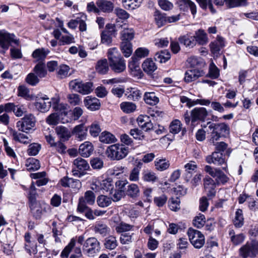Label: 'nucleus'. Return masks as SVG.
<instances>
[{
	"instance_id": "1",
	"label": "nucleus",
	"mask_w": 258,
	"mask_h": 258,
	"mask_svg": "<svg viewBox=\"0 0 258 258\" xmlns=\"http://www.w3.org/2000/svg\"><path fill=\"white\" fill-rule=\"evenodd\" d=\"M60 98L58 95H55L51 100L46 95L38 99L35 102V108L41 112L48 111L52 106L55 111H59L65 115L68 114V105L64 103H60Z\"/></svg>"
},
{
	"instance_id": "2",
	"label": "nucleus",
	"mask_w": 258,
	"mask_h": 258,
	"mask_svg": "<svg viewBox=\"0 0 258 258\" xmlns=\"http://www.w3.org/2000/svg\"><path fill=\"white\" fill-rule=\"evenodd\" d=\"M207 132L210 134L209 142L215 144L220 138L226 137L229 134V127L225 123H215L211 122H207Z\"/></svg>"
},
{
	"instance_id": "3",
	"label": "nucleus",
	"mask_w": 258,
	"mask_h": 258,
	"mask_svg": "<svg viewBox=\"0 0 258 258\" xmlns=\"http://www.w3.org/2000/svg\"><path fill=\"white\" fill-rule=\"evenodd\" d=\"M36 195H30L29 206L33 217L36 219H40L43 214L50 213V206L44 202H40L36 200Z\"/></svg>"
},
{
	"instance_id": "4",
	"label": "nucleus",
	"mask_w": 258,
	"mask_h": 258,
	"mask_svg": "<svg viewBox=\"0 0 258 258\" xmlns=\"http://www.w3.org/2000/svg\"><path fill=\"white\" fill-rule=\"evenodd\" d=\"M128 153V148L123 144H115L109 146L106 151L107 156L112 160H119Z\"/></svg>"
},
{
	"instance_id": "5",
	"label": "nucleus",
	"mask_w": 258,
	"mask_h": 258,
	"mask_svg": "<svg viewBox=\"0 0 258 258\" xmlns=\"http://www.w3.org/2000/svg\"><path fill=\"white\" fill-rule=\"evenodd\" d=\"M19 44V40L13 33H10L5 30L0 31V52L4 53L8 50L11 44Z\"/></svg>"
},
{
	"instance_id": "6",
	"label": "nucleus",
	"mask_w": 258,
	"mask_h": 258,
	"mask_svg": "<svg viewBox=\"0 0 258 258\" xmlns=\"http://www.w3.org/2000/svg\"><path fill=\"white\" fill-rule=\"evenodd\" d=\"M100 243L95 237L88 238L83 245V252L88 256H94L100 252Z\"/></svg>"
},
{
	"instance_id": "7",
	"label": "nucleus",
	"mask_w": 258,
	"mask_h": 258,
	"mask_svg": "<svg viewBox=\"0 0 258 258\" xmlns=\"http://www.w3.org/2000/svg\"><path fill=\"white\" fill-rule=\"evenodd\" d=\"M91 189H92L91 191H87L85 194H94V192L113 194V185L109 179H105L102 180L101 182H98L92 183Z\"/></svg>"
},
{
	"instance_id": "8",
	"label": "nucleus",
	"mask_w": 258,
	"mask_h": 258,
	"mask_svg": "<svg viewBox=\"0 0 258 258\" xmlns=\"http://www.w3.org/2000/svg\"><path fill=\"white\" fill-rule=\"evenodd\" d=\"M70 89L83 95L88 94L93 90V84L91 82L85 83L79 79H75L69 83Z\"/></svg>"
},
{
	"instance_id": "9",
	"label": "nucleus",
	"mask_w": 258,
	"mask_h": 258,
	"mask_svg": "<svg viewBox=\"0 0 258 258\" xmlns=\"http://www.w3.org/2000/svg\"><path fill=\"white\" fill-rule=\"evenodd\" d=\"M35 116L31 113L25 115L16 123V127L20 131L27 133L35 125Z\"/></svg>"
},
{
	"instance_id": "10",
	"label": "nucleus",
	"mask_w": 258,
	"mask_h": 258,
	"mask_svg": "<svg viewBox=\"0 0 258 258\" xmlns=\"http://www.w3.org/2000/svg\"><path fill=\"white\" fill-rule=\"evenodd\" d=\"M73 168L72 169L73 175L81 177L85 175V171L90 169V166L88 162L82 158H77L73 161Z\"/></svg>"
},
{
	"instance_id": "11",
	"label": "nucleus",
	"mask_w": 258,
	"mask_h": 258,
	"mask_svg": "<svg viewBox=\"0 0 258 258\" xmlns=\"http://www.w3.org/2000/svg\"><path fill=\"white\" fill-rule=\"evenodd\" d=\"M187 233L191 243L195 248H200L203 246L205 237L200 231L190 228Z\"/></svg>"
},
{
	"instance_id": "12",
	"label": "nucleus",
	"mask_w": 258,
	"mask_h": 258,
	"mask_svg": "<svg viewBox=\"0 0 258 258\" xmlns=\"http://www.w3.org/2000/svg\"><path fill=\"white\" fill-rule=\"evenodd\" d=\"M122 198V195H100L97 198V202L99 206L106 207L112 202H117Z\"/></svg>"
},
{
	"instance_id": "13",
	"label": "nucleus",
	"mask_w": 258,
	"mask_h": 258,
	"mask_svg": "<svg viewBox=\"0 0 258 258\" xmlns=\"http://www.w3.org/2000/svg\"><path fill=\"white\" fill-rule=\"evenodd\" d=\"M56 113L50 114L46 118V121L49 125H56L59 122L65 123L69 121L67 117L68 113L65 115L61 112L57 111Z\"/></svg>"
},
{
	"instance_id": "14",
	"label": "nucleus",
	"mask_w": 258,
	"mask_h": 258,
	"mask_svg": "<svg viewBox=\"0 0 258 258\" xmlns=\"http://www.w3.org/2000/svg\"><path fill=\"white\" fill-rule=\"evenodd\" d=\"M85 236L83 235H80L79 236H76L73 237L70 240V241L68 244L66 246L64 249L62 250L61 253V256L62 257H68L72 251L73 248L75 246L76 242L78 243L83 245V242L84 241Z\"/></svg>"
},
{
	"instance_id": "15",
	"label": "nucleus",
	"mask_w": 258,
	"mask_h": 258,
	"mask_svg": "<svg viewBox=\"0 0 258 258\" xmlns=\"http://www.w3.org/2000/svg\"><path fill=\"white\" fill-rule=\"evenodd\" d=\"M205 74V72L201 69H190L185 72L184 80L186 83H189L196 81L200 77L204 76Z\"/></svg>"
},
{
	"instance_id": "16",
	"label": "nucleus",
	"mask_w": 258,
	"mask_h": 258,
	"mask_svg": "<svg viewBox=\"0 0 258 258\" xmlns=\"http://www.w3.org/2000/svg\"><path fill=\"white\" fill-rule=\"evenodd\" d=\"M128 69L131 75L137 79H141L143 76L142 70L140 67V63L135 57H132L128 62Z\"/></svg>"
},
{
	"instance_id": "17",
	"label": "nucleus",
	"mask_w": 258,
	"mask_h": 258,
	"mask_svg": "<svg viewBox=\"0 0 258 258\" xmlns=\"http://www.w3.org/2000/svg\"><path fill=\"white\" fill-rule=\"evenodd\" d=\"M208 115V111L205 107H196L193 109L190 113L192 123L198 120L205 121Z\"/></svg>"
},
{
	"instance_id": "18",
	"label": "nucleus",
	"mask_w": 258,
	"mask_h": 258,
	"mask_svg": "<svg viewBox=\"0 0 258 258\" xmlns=\"http://www.w3.org/2000/svg\"><path fill=\"white\" fill-rule=\"evenodd\" d=\"M256 253L257 252L253 242H247L239 249V254L243 258H246L248 256H254Z\"/></svg>"
},
{
	"instance_id": "19",
	"label": "nucleus",
	"mask_w": 258,
	"mask_h": 258,
	"mask_svg": "<svg viewBox=\"0 0 258 258\" xmlns=\"http://www.w3.org/2000/svg\"><path fill=\"white\" fill-rule=\"evenodd\" d=\"M84 103L86 108L91 111H96L99 109L101 106L100 100L90 96H87L84 100Z\"/></svg>"
},
{
	"instance_id": "20",
	"label": "nucleus",
	"mask_w": 258,
	"mask_h": 258,
	"mask_svg": "<svg viewBox=\"0 0 258 258\" xmlns=\"http://www.w3.org/2000/svg\"><path fill=\"white\" fill-rule=\"evenodd\" d=\"M206 161L209 164L213 163L215 165H220L225 163V160L223 157L222 153L220 152H214L211 155L206 157Z\"/></svg>"
},
{
	"instance_id": "21",
	"label": "nucleus",
	"mask_w": 258,
	"mask_h": 258,
	"mask_svg": "<svg viewBox=\"0 0 258 258\" xmlns=\"http://www.w3.org/2000/svg\"><path fill=\"white\" fill-rule=\"evenodd\" d=\"M111 69L115 73H119L124 71L126 68L124 59L120 57L109 62Z\"/></svg>"
},
{
	"instance_id": "22",
	"label": "nucleus",
	"mask_w": 258,
	"mask_h": 258,
	"mask_svg": "<svg viewBox=\"0 0 258 258\" xmlns=\"http://www.w3.org/2000/svg\"><path fill=\"white\" fill-rule=\"evenodd\" d=\"M10 112H13L17 117H21L27 112V108L24 104L10 102Z\"/></svg>"
},
{
	"instance_id": "23",
	"label": "nucleus",
	"mask_w": 258,
	"mask_h": 258,
	"mask_svg": "<svg viewBox=\"0 0 258 258\" xmlns=\"http://www.w3.org/2000/svg\"><path fill=\"white\" fill-rule=\"evenodd\" d=\"M93 230L95 233L100 234L103 237L108 234L110 230V228L103 221L96 222Z\"/></svg>"
},
{
	"instance_id": "24",
	"label": "nucleus",
	"mask_w": 258,
	"mask_h": 258,
	"mask_svg": "<svg viewBox=\"0 0 258 258\" xmlns=\"http://www.w3.org/2000/svg\"><path fill=\"white\" fill-rule=\"evenodd\" d=\"M93 150V146L91 142H85L80 146L78 152L82 157L87 158L91 155Z\"/></svg>"
},
{
	"instance_id": "25",
	"label": "nucleus",
	"mask_w": 258,
	"mask_h": 258,
	"mask_svg": "<svg viewBox=\"0 0 258 258\" xmlns=\"http://www.w3.org/2000/svg\"><path fill=\"white\" fill-rule=\"evenodd\" d=\"M96 5L99 8V12L102 11L104 13H109L113 11L114 8L113 4L107 0H97Z\"/></svg>"
},
{
	"instance_id": "26",
	"label": "nucleus",
	"mask_w": 258,
	"mask_h": 258,
	"mask_svg": "<svg viewBox=\"0 0 258 258\" xmlns=\"http://www.w3.org/2000/svg\"><path fill=\"white\" fill-rule=\"evenodd\" d=\"M73 134L79 141L85 140L87 136V128L83 124L76 125L73 129Z\"/></svg>"
},
{
	"instance_id": "27",
	"label": "nucleus",
	"mask_w": 258,
	"mask_h": 258,
	"mask_svg": "<svg viewBox=\"0 0 258 258\" xmlns=\"http://www.w3.org/2000/svg\"><path fill=\"white\" fill-rule=\"evenodd\" d=\"M196 42V44H198L200 45H204L208 42L207 34L203 29H199L195 32L193 35Z\"/></svg>"
},
{
	"instance_id": "28",
	"label": "nucleus",
	"mask_w": 258,
	"mask_h": 258,
	"mask_svg": "<svg viewBox=\"0 0 258 258\" xmlns=\"http://www.w3.org/2000/svg\"><path fill=\"white\" fill-rule=\"evenodd\" d=\"M195 39L194 36L191 35L190 34H187L179 37L178 41L181 44H183L186 47L192 48L196 45Z\"/></svg>"
},
{
	"instance_id": "29",
	"label": "nucleus",
	"mask_w": 258,
	"mask_h": 258,
	"mask_svg": "<svg viewBox=\"0 0 258 258\" xmlns=\"http://www.w3.org/2000/svg\"><path fill=\"white\" fill-rule=\"evenodd\" d=\"M142 175V179L146 182L154 183L158 180V177L156 173L151 170H144Z\"/></svg>"
},
{
	"instance_id": "30",
	"label": "nucleus",
	"mask_w": 258,
	"mask_h": 258,
	"mask_svg": "<svg viewBox=\"0 0 258 258\" xmlns=\"http://www.w3.org/2000/svg\"><path fill=\"white\" fill-rule=\"evenodd\" d=\"M55 132L60 138L63 141H67L71 136L70 131L66 127L60 125L55 128Z\"/></svg>"
},
{
	"instance_id": "31",
	"label": "nucleus",
	"mask_w": 258,
	"mask_h": 258,
	"mask_svg": "<svg viewBox=\"0 0 258 258\" xmlns=\"http://www.w3.org/2000/svg\"><path fill=\"white\" fill-rule=\"evenodd\" d=\"M15 141L24 144H29L31 141V137L17 131H14L12 134Z\"/></svg>"
},
{
	"instance_id": "32",
	"label": "nucleus",
	"mask_w": 258,
	"mask_h": 258,
	"mask_svg": "<svg viewBox=\"0 0 258 258\" xmlns=\"http://www.w3.org/2000/svg\"><path fill=\"white\" fill-rule=\"evenodd\" d=\"M142 66L144 71L149 74H151L157 68L155 63L151 58L145 59Z\"/></svg>"
},
{
	"instance_id": "33",
	"label": "nucleus",
	"mask_w": 258,
	"mask_h": 258,
	"mask_svg": "<svg viewBox=\"0 0 258 258\" xmlns=\"http://www.w3.org/2000/svg\"><path fill=\"white\" fill-rule=\"evenodd\" d=\"M49 53V50L48 49L38 48L33 52L32 56L36 61L43 60Z\"/></svg>"
},
{
	"instance_id": "34",
	"label": "nucleus",
	"mask_w": 258,
	"mask_h": 258,
	"mask_svg": "<svg viewBox=\"0 0 258 258\" xmlns=\"http://www.w3.org/2000/svg\"><path fill=\"white\" fill-rule=\"evenodd\" d=\"M99 140L101 142L104 144H111L117 141L115 137L111 133L104 131L99 136Z\"/></svg>"
},
{
	"instance_id": "35",
	"label": "nucleus",
	"mask_w": 258,
	"mask_h": 258,
	"mask_svg": "<svg viewBox=\"0 0 258 258\" xmlns=\"http://www.w3.org/2000/svg\"><path fill=\"white\" fill-rule=\"evenodd\" d=\"M155 167L156 170L163 171L167 169L170 166V162L166 158L156 159L154 162Z\"/></svg>"
},
{
	"instance_id": "36",
	"label": "nucleus",
	"mask_w": 258,
	"mask_h": 258,
	"mask_svg": "<svg viewBox=\"0 0 258 258\" xmlns=\"http://www.w3.org/2000/svg\"><path fill=\"white\" fill-rule=\"evenodd\" d=\"M229 235L232 243L235 245L241 244L243 242L245 238V235L243 233L235 234L233 230L229 231Z\"/></svg>"
},
{
	"instance_id": "37",
	"label": "nucleus",
	"mask_w": 258,
	"mask_h": 258,
	"mask_svg": "<svg viewBox=\"0 0 258 258\" xmlns=\"http://www.w3.org/2000/svg\"><path fill=\"white\" fill-rule=\"evenodd\" d=\"M121 40L124 41H130L133 39L135 36V31L133 28L123 27V29L121 32Z\"/></svg>"
},
{
	"instance_id": "38",
	"label": "nucleus",
	"mask_w": 258,
	"mask_h": 258,
	"mask_svg": "<svg viewBox=\"0 0 258 258\" xmlns=\"http://www.w3.org/2000/svg\"><path fill=\"white\" fill-rule=\"evenodd\" d=\"M216 184L214 180L211 178L208 177L204 179V188L205 191L208 194H215V188Z\"/></svg>"
},
{
	"instance_id": "39",
	"label": "nucleus",
	"mask_w": 258,
	"mask_h": 258,
	"mask_svg": "<svg viewBox=\"0 0 258 258\" xmlns=\"http://www.w3.org/2000/svg\"><path fill=\"white\" fill-rule=\"evenodd\" d=\"M96 70L100 74H105L109 70L108 63L106 59L99 60L96 66Z\"/></svg>"
},
{
	"instance_id": "40",
	"label": "nucleus",
	"mask_w": 258,
	"mask_h": 258,
	"mask_svg": "<svg viewBox=\"0 0 258 258\" xmlns=\"http://www.w3.org/2000/svg\"><path fill=\"white\" fill-rule=\"evenodd\" d=\"M25 165L28 171H35L39 169L40 167L39 161L34 158H30L26 161Z\"/></svg>"
},
{
	"instance_id": "41",
	"label": "nucleus",
	"mask_w": 258,
	"mask_h": 258,
	"mask_svg": "<svg viewBox=\"0 0 258 258\" xmlns=\"http://www.w3.org/2000/svg\"><path fill=\"white\" fill-rule=\"evenodd\" d=\"M184 168L186 172L185 179L188 181L192 174L196 171L197 165L195 162L190 161L184 165Z\"/></svg>"
},
{
	"instance_id": "42",
	"label": "nucleus",
	"mask_w": 258,
	"mask_h": 258,
	"mask_svg": "<svg viewBox=\"0 0 258 258\" xmlns=\"http://www.w3.org/2000/svg\"><path fill=\"white\" fill-rule=\"evenodd\" d=\"M120 49L125 57L130 56L133 52L132 43L130 41H122L120 44Z\"/></svg>"
},
{
	"instance_id": "43",
	"label": "nucleus",
	"mask_w": 258,
	"mask_h": 258,
	"mask_svg": "<svg viewBox=\"0 0 258 258\" xmlns=\"http://www.w3.org/2000/svg\"><path fill=\"white\" fill-rule=\"evenodd\" d=\"M155 21L158 27L163 26L166 23L165 14L161 13L159 11L156 10L154 14Z\"/></svg>"
},
{
	"instance_id": "44",
	"label": "nucleus",
	"mask_w": 258,
	"mask_h": 258,
	"mask_svg": "<svg viewBox=\"0 0 258 258\" xmlns=\"http://www.w3.org/2000/svg\"><path fill=\"white\" fill-rule=\"evenodd\" d=\"M233 224L237 228L241 227L244 223L243 212L241 209H237L235 212Z\"/></svg>"
},
{
	"instance_id": "45",
	"label": "nucleus",
	"mask_w": 258,
	"mask_h": 258,
	"mask_svg": "<svg viewBox=\"0 0 258 258\" xmlns=\"http://www.w3.org/2000/svg\"><path fill=\"white\" fill-rule=\"evenodd\" d=\"M111 32L110 31H103L101 33V42L102 44L109 46L112 42Z\"/></svg>"
},
{
	"instance_id": "46",
	"label": "nucleus",
	"mask_w": 258,
	"mask_h": 258,
	"mask_svg": "<svg viewBox=\"0 0 258 258\" xmlns=\"http://www.w3.org/2000/svg\"><path fill=\"white\" fill-rule=\"evenodd\" d=\"M199 4L200 6L203 10H206L209 8L210 12L212 14H215L216 12V10L214 8L213 5V2L212 0H196Z\"/></svg>"
},
{
	"instance_id": "47",
	"label": "nucleus",
	"mask_w": 258,
	"mask_h": 258,
	"mask_svg": "<svg viewBox=\"0 0 258 258\" xmlns=\"http://www.w3.org/2000/svg\"><path fill=\"white\" fill-rule=\"evenodd\" d=\"M121 109L126 113H130L136 109V105L130 102H123L120 104Z\"/></svg>"
},
{
	"instance_id": "48",
	"label": "nucleus",
	"mask_w": 258,
	"mask_h": 258,
	"mask_svg": "<svg viewBox=\"0 0 258 258\" xmlns=\"http://www.w3.org/2000/svg\"><path fill=\"white\" fill-rule=\"evenodd\" d=\"M170 56L169 52L168 50H165L157 52L155 54V58L157 61L163 63L169 60Z\"/></svg>"
},
{
	"instance_id": "49",
	"label": "nucleus",
	"mask_w": 258,
	"mask_h": 258,
	"mask_svg": "<svg viewBox=\"0 0 258 258\" xmlns=\"http://www.w3.org/2000/svg\"><path fill=\"white\" fill-rule=\"evenodd\" d=\"M70 70V68L69 66L66 64L60 65L57 71V77L60 79H63L68 77L70 75L69 74Z\"/></svg>"
},
{
	"instance_id": "50",
	"label": "nucleus",
	"mask_w": 258,
	"mask_h": 258,
	"mask_svg": "<svg viewBox=\"0 0 258 258\" xmlns=\"http://www.w3.org/2000/svg\"><path fill=\"white\" fill-rule=\"evenodd\" d=\"M144 100L146 103L150 105H155L159 101V99L154 92L146 93L144 95Z\"/></svg>"
},
{
	"instance_id": "51",
	"label": "nucleus",
	"mask_w": 258,
	"mask_h": 258,
	"mask_svg": "<svg viewBox=\"0 0 258 258\" xmlns=\"http://www.w3.org/2000/svg\"><path fill=\"white\" fill-rule=\"evenodd\" d=\"M104 245L107 249H114L117 246V242L116 237L113 236H109L105 238Z\"/></svg>"
},
{
	"instance_id": "52",
	"label": "nucleus",
	"mask_w": 258,
	"mask_h": 258,
	"mask_svg": "<svg viewBox=\"0 0 258 258\" xmlns=\"http://www.w3.org/2000/svg\"><path fill=\"white\" fill-rule=\"evenodd\" d=\"M224 46L223 42V39L221 37H218L217 40L211 43L210 44V48L212 52H217L221 49Z\"/></svg>"
},
{
	"instance_id": "53",
	"label": "nucleus",
	"mask_w": 258,
	"mask_h": 258,
	"mask_svg": "<svg viewBox=\"0 0 258 258\" xmlns=\"http://www.w3.org/2000/svg\"><path fill=\"white\" fill-rule=\"evenodd\" d=\"M247 0H226V6L228 8H234L246 5Z\"/></svg>"
},
{
	"instance_id": "54",
	"label": "nucleus",
	"mask_w": 258,
	"mask_h": 258,
	"mask_svg": "<svg viewBox=\"0 0 258 258\" xmlns=\"http://www.w3.org/2000/svg\"><path fill=\"white\" fill-rule=\"evenodd\" d=\"M182 124L178 119H174L169 125V132L173 134H178L181 129Z\"/></svg>"
},
{
	"instance_id": "55",
	"label": "nucleus",
	"mask_w": 258,
	"mask_h": 258,
	"mask_svg": "<svg viewBox=\"0 0 258 258\" xmlns=\"http://www.w3.org/2000/svg\"><path fill=\"white\" fill-rule=\"evenodd\" d=\"M34 72L40 78H44L47 74L45 66L43 63L37 64L34 68Z\"/></svg>"
},
{
	"instance_id": "56",
	"label": "nucleus",
	"mask_w": 258,
	"mask_h": 258,
	"mask_svg": "<svg viewBox=\"0 0 258 258\" xmlns=\"http://www.w3.org/2000/svg\"><path fill=\"white\" fill-rule=\"evenodd\" d=\"M142 0H122V3L125 8L135 9L140 6Z\"/></svg>"
},
{
	"instance_id": "57",
	"label": "nucleus",
	"mask_w": 258,
	"mask_h": 258,
	"mask_svg": "<svg viewBox=\"0 0 258 258\" xmlns=\"http://www.w3.org/2000/svg\"><path fill=\"white\" fill-rule=\"evenodd\" d=\"M18 95L27 100L32 98V95L29 94V90L25 86H20L18 88Z\"/></svg>"
},
{
	"instance_id": "58",
	"label": "nucleus",
	"mask_w": 258,
	"mask_h": 258,
	"mask_svg": "<svg viewBox=\"0 0 258 258\" xmlns=\"http://www.w3.org/2000/svg\"><path fill=\"white\" fill-rule=\"evenodd\" d=\"M68 102L72 106L79 105L81 102V99L80 96L77 94H70L67 96Z\"/></svg>"
},
{
	"instance_id": "59",
	"label": "nucleus",
	"mask_w": 258,
	"mask_h": 258,
	"mask_svg": "<svg viewBox=\"0 0 258 258\" xmlns=\"http://www.w3.org/2000/svg\"><path fill=\"white\" fill-rule=\"evenodd\" d=\"M219 70L213 62H211L209 66L208 76L212 79H215L219 76Z\"/></svg>"
},
{
	"instance_id": "60",
	"label": "nucleus",
	"mask_w": 258,
	"mask_h": 258,
	"mask_svg": "<svg viewBox=\"0 0 258 258\" xmlns=\"http://www.w3.org/2000/svg\"><path fill=\"white\" fill-rule=\"evenodd\" d=\"M107 57L109 62L122 57L116 47L111 48L108 49Z\"/></svg>"
},
{
	"instance_id": "61",
	"label": "nucleus",
	"mask_w": 258,
	"mask_h": 258,
	"mask_svg": "<svg viewBox=\"0 0 258 258\" xmlns=\"http://www.w3.org/2000/svg\"><path fill=\"white\" fill-rule=\"evenodd\" d=\"M205 222V217L202 214H199L193 220V225L198 228L203 227Z\"/></svg>"
},
{
	"instance_id": "62",
	"label": "nucleus",
	"mask_w": 258,
	"mask_h": 258,
	"mask_svg": "<svg viewBox=\"0 0 258 258\" xmlns=\"http://www.w3.org/2000/svg\"><path fill=\"white\" fill-rule=\"evenodd\" d=\"M101 131L100 126L97 122H94L89 127V133L93 137H97Z\"/></svg>"
},
{
	"instance_id": "63",
	"label": "nucleus",
	"mask_w": 258,
	"mask_h": 258,
	"mask_svg": "<svg viewBox=\"0 0 258 258\" xmlns=\"http://www.w3.org/2000/svg\"><path fill=\"white\" fill-rule=\"evenodd\" d=\"M78 24L79 25V30L81 32L86 31L87 30V25L86 21L87 20V16L83 13L79 14Z\"/></svg>"
},
{
	"instance_id": "64",
	"label": "nucleus",
	"mask_w": 258,
	"mask_h": 258,
	"mask_svg": "<svg viewBox=\"0 0 258 258\" xmlns=\"http://www.w3.org/2000/svg\"><path fill=\"white\" fill-rule=\"evenodd\" d=\"M141 95L142 93L138 89L136 88H131L130 94L127 95V97L130 100L136 101L141 97Z\"/></svg>"
}]
</instances>
